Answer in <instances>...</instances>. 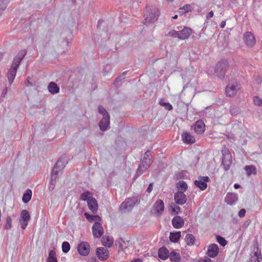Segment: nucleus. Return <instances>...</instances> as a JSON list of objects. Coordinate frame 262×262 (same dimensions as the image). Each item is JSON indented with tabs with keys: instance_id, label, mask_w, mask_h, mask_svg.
Returning <instances> with one entry per match:
<instances>
[{
	"instance_id": "1",
	"label": "nucleus",
	"mask_w": 262,
	"mask_h": 262,
	"mask_svg": "<svg viewBox=\"0 0 262 262\" xmlns=\"http://www.w3.org/2000/svg\"><path fill=\"white\" fill-rule=\"evenodd\" d=\"M27 51L26 50H22L20 51L17 55L14 57L10 69L7 73V77L10 84H11L15 77L17 69L19 64L26 56Z\"/></svg>"
},
{
	"instance_id": "2",
	"label": "nucleus",
	"mask_w": 262,
	"mask_h": 262,
	"mask_svg": "<svg viewBox=\"0 0 262 262\" xmlns=\"http://www.w3.org/2000/svg\"><path fill=\"white\" fill-rule=\"evenodd\" d=\"M159 14V10L156 6L147 7L144 15V25L148 26L156 22L158 20Z\"/></svg>"
},
{
	"instance_id": "3",
	"label": "nucleus",
	"mask_w": 262,
	"mask_h": 262,
	"mask_svg": "<svg viewBox=\"0 0 262 262\" xmlns=\"http://www.w3.org/2000/svg\"><path fill=\"white\" fill-rule=\"evenodd\" d=\"M229 66V63L227 60L224 59L218 62L215 68V73L216 76L219 78L223 79L225 77Z\"/></svg>"
},
{
	"instance_id": "4",
	"label": "nucleus",
	"mask_w": 262,
	"mask_h": 262,
	"mask_svg": "<svg viewBox=\"0 0 262 262\" xmlns=\"http://www.w3.org/2000/svg\"><path fill=\"white\" fill-rule=\"evenodd\" d=\"M138 199L136 197L129 198L126 199L120 206L119 210L122 213L128 212L132 210Z\"/></svg>"
},
{
	"instance_id": "5",
	"label": "nucleus",
	"mask_w": 262,
	"mask_h": 262,
	"mask_svg": "<svg viewBox=\"0 0 262 262\" xmlns=\"http://www.w3.org/2000/svg\"><path fill=\"white\" fill-rule=\"evenodd\" d=\"M153 159L142 158L141 163L139 165L137 170L135 178H137L139 176L141 175L143 172L145 171L151 164Z\"/></svg>"
},
{
	"instance_id": "6",
	"label": "nucleus",
	"mask_w": 262,
	"mask_h": 262,
	"mask_svg": "<svg viewBox=\"0 0 262 262\" xmlns=\"http://www.w3.org/2000/svg\"><path fill=\"white\" fill-rule=\"evenodd\" d=\"M222 152L223 155L222 165L224 166V169L227 171L232 164V156L227 148H225L222 150Z\"/></svg>"
},
{
	"instance_id": "7",
	"label": "nucleus",
	"mask_w": 262,
	"mask_h": 262,
	"mask_svg": "<svg viewBox=\"0 0 262 262\" xmlns=\"http://www.w3.org/2000/svg\"><path fill=\"white\" fill-rule=\"evenodd\" d=\"M239 90L238 84L236 81H230L226 88V94L227 96H234Z\"/></svg>"
},
{
	"instance_id": "8",
	"label": "nucleus",
	"mask_w": 262,
	"mask_h": 262,
	"mask_svg": "<svg viewBox=\"0 0 262 262\" xmlns=\"http://www.w3.org/2000/svg\"><path fill=\"white\" fill-rule=\"evenodd\" d=\"M30 219V215L28 211L23 210L20 213L19 223L21 224V228L25 229L28 225V221Z\"/></svg>"
},
{
	"instance_id": "9",
	"label": "nucleus",
	"mask_w": 262,
	"mask_h": 262,
	"mask_svg": "<svg viewBox=\"0 0 262 262\" xmlns=\"http://www.w3.org/2000/svg\"><path fill=\"white\" fill-rule=\"evenodd\" d=\"M209 178L207 176H199L198 180L194 181L195 185L199 187L201 190H205L207 187V182H208Z\"/></svg>"
},
{
	"instance_id": "10",
	"label": "nucleus",
	"mask_w": 262,
	"mask_h": 262,
	"mask_svg": "<svg viewBox=\"0 0 262 262\" xmlns=\"http://www.w3.org/2000/svg\"><path fill=\"white\" fill-rule=\"evenodd\" d=\"M79 254L82 256H86L90 252V245L88 242H82L77 246Z\"/></svg>"
},
{
	"instance_id": "11",
	"label": "nucleus",
	"mask_w": 262,
	"mask_h": 262,
	"mask_svg": "<svg viewBox=\"0 0 262 262\" xmlns=\"http://www.w3.org/2000/svg\"><path fill=\"white\" fill-rule=\"evenodd\" d=\"M174 200L176 204L182 205L186 202L187 197L183 191H179L174 193Z\"/></svg>"
},
{
	"instance_id": "12",
	"label": "nucleus",
	"mask_w": 262,
	"mask_h": 262,
	"mask_svg": "<svg viewBox=\"0 0 262 262\" xmlns=\"http://www.w3.org/2000/svg\"><path fill=\"white\" fill-rule=\"evenodd\" d=\"M93 234L94 237H100L103 234V229L99 222L94 223L92 227Z\"/></svg>"
},
{
	"instance_id": "13",
	"label": "nucleus",
	"mask_w": 262,
	"mask_h": 262,
	"mask_svg": "<svg viewBox=\"0 0 262 262\" xmlns=\"http://www.w3.org/2000/svg\"><path fill=\"white\" fill-rule=\"evenodd\" d=\"M244 41L247 46L252 47L255 44L256 40L251 32H247L244 34Z\"/></svg>"
},
{
	"instance_id": "14",
	"label": "nucleus",
	"mask_w": 262,
	"mask_h": 262,
	"mask_svg": "<svg viewBox=\"0 0 262 262\" xmlns=\"http://www.w3.org/2000/svg\"><path fill=\"white\" fill-rule=\"evenodd\" d=\"M96 255L100 260H105L109 256V251L104 247H99L96 250Z\"/></svg>"
},
{
	"instance_id": "15",
	"label": "nucleus",
	"mask_w": 262,
	"mask_h": 262,
	"mask_svg": "<svg viewBox=\"0 0 262 262\" xmlns=\"http://www.w3.org/2000/svg\"><path fill=\"white\" fill-rule=\"evenodd\" d=\"M219 253V247L216 244H212L209 246L207 254L210 257H215Z\"/></svg>"
},
{
	"instance_id": "16",
	"label": "nucleus",
	"mask_w": 262,
	"mask_h": 262,
	"mask_svg": "<svg viewBox=\"0 0 262 262\" xmlns=\"http://www.w3.org/2000/svg\"><path fill=\"white\" fill-rule=\"evenodd\" d=\"M156 214L158 216L161 215L164 209V204L162 200H157L154 205Z\"/></svg>"
},
{
	"instance_id": "17",
	"label": "nucleus",
	"mask_w": 262,
	"mask_h": 262,
	"mask_svg": "<svg viewBox=\"0 0 262 262\" xmlns=\"http://www.w3.org/2000/svg\"><path fill=\"white\" fill-rule=\"evenodd\" d=\"M238 200V196L237 194L234 193H227L225 199V202L230 205L234 204Z\"/></svg>"
},
{
	"instance_id": "18",
	"label": "nucleus",
	"mask_w": 262,
	"mask_h": 262,
	"mask_svg": "<svg viewBox=\"0 0 262 262\" xmlns=\"http://www.w3.org/2000/svg\"><path fill=\"white\" fill-rule=\"evenodd\" d=\"M173 227L176 229H180L184 225V220L180 216H175L171 221Z\"/></svg>"
},
{
	"instance_id": "19",
	"label": "nucleus",
	"mask_w": 262,
	"mask_h": 262,
	"mask_svg": "<svg viewBox=\"0 0 262 262\" xmlns=\"http://www.w3.org/2000/svg\"><path fill=\"white\" fill-rule=\"evenodd\" d=\"M88 205L90 210L93 213L97 212L98 210V204L96 200L93 197H90L88 202H87Z\"/></svg>"
},
{
	"instance_id": "20",
	"label": "nucleus",
	"mask_w": 262,
	"mask_h": 262,
	"mask_svg": "<svg viewBox=\"0 0 262 262\" xmlns=\"http://www.w3.org/2000/svg\"><path fill=\"white\" fill-rule=\"evenodd\" d=\"M110 116H104L99 122V127L102 131H105L107 129L110 124Z\"/></svg>"
},
{
	"instance_id": "21",
	"label": "nucleus",
	"mask_w": 262,
	"mask_h": 262,
	"mask_svg": "<svg viewBox=\"0 0 262 262\" xmlns=\"http://www.w3.org/2000/svg\"><path fill=\"white\" fill-rule=\"evenodd\" d=\"M182 138L184 143L192 144L195 142V138L190 134L187 132L182 134Z\"/></svg>"
},
{
	"instance_id": "22",
	"label": "nucleus",
	"mask_w": 262,
	"mask_h": 262,
	"mask_svg": "<svg viewBox=\"0 0 262 262\" xmlns=\"http://www.w3.org/2000/svg\"><path fill=\"white\" fill-rule=\"evenodd\" d=\"M192 33V30L189 28L185 27L183 30L179 31V39H185L188 38Z\"/></svg>"
},
{
	"instance_id": "23",
	"label": "nucleus",
	"mask_w": 262,
	"mask_h": 262,
	"mask_svg": "<svg viewBox=\"0 0 262 262\" xmlns=\"http://www.w3.org/2000/svg\"><path fill=\"white\" fill-rule=\"evenodd\" d=\"M194 132L198 134H201L205 131V124L202 120H199L196 122L194 128Z\"/></svg>"
},
{
	"instance_id": "24",
	"label": "nucleus",
	"mask_w": 262,
	"mask_h": 262,
	"mask_svg": "<svg viewBox=\"0 0 262 262\" xmlns=\"http://www.w3.org/2000/svg\"><path fill=\"white\" fill-rule=\"evenodd\" d=\"M158 256L161 259L165 260L169 256V251L166 248L162 247L159 250Z\"/></svg>"
},
{
	"instance_id": "25",
	"label": "nucleus",
	"mask_w": 262,
	"mask_h": 262,
	"mask_svg": "<svg viewBox=\"0 0 262 262\" xmlns=\"http://www.w3.org/2000/svg\"><path fill=\"white\" fill-rule=\"evenodd\" d=\"M48 90L52 94H57L59 92V88L54 82H51L48 86Z\"/></svg>"
},
{
	"instance_id": "26",
	"label": "nucleus",
	"mask_w": 262,
	"mask_h": 262,
	"mask_svg": "<svg viewBox=\"0 0 262 262\" xmlns=\"http://www.w3.org/2000/svg\"><path fill=\"white\" fill-rule=\"evenodd\" d=\"M67 163L68 162L67 160L65 159V158L60 157V158H59L54 166L57 168L58 169L61 170L66 166Z\"/></svg>"
},
{
	"instance_id": "27",
	"label": "nucleus",
	"mask_w": 262,
	"mask_h": 262,
	"mask_svg": "<svg viewBox=\"0 0 262 262\" xmlns=\"http://www.w3.org/2000/svg\"><path fill=\"white\" fill-rule=\"evenodd\" d=\"M181 236V232L177 231L175 232H170L169 239L173 243H177Z\"/></svg>"
},
{
	"instance_id": "28",
	"label": "nucleus",
	"mask_w": 262,
	"mask_h": 262,
	"mask_svg": "<svg viewBox=\"0 0 262 262\" xmlns=\"http://www.w3.org/2000/svg\"><path fill=\"white\" fill-rule=\"evenodd\" d=\"M85 218L90 222L95 221V223L99 222L101 221V217L97 215H90L88 213H84Z\"/></svg>"
},
{
	"instance_id": "29",
	"label": "nucleus",
	"mask_w": 262,
	"mask_h": 262,
	"mask_svg": "<svg viewBox=\"0 0 262 262\" xmlns=\"http://www.w3.org/2000/svg\"><path fill=\"white\" fill-rule=\"evenodd\" d=\"M32 191L30 189H27L23 194V201L27 203L30 201L32 197Z\"/></svg>"
},
{
	"instance_id": "30",
	"label": "nucleus",
	"mask_w": 262,
	"mask_h": 262,
	"mask_svg": "<svg viewBox=\"0 0 262 262\" xmlns=\"http://www.w3.org/2000/svg\"><path fill=\"white\" fill-rule=\"evenodd\" d=\"M102 243L104 246L108 247H111L113 244L112 238L108 236H103L102 239Z\"/></svg>"
},
{
	"instance_id": "31",
	"label": "nucleus",
	"mask_w": 262,
	"mask_h": 262,
	"mask_svg": "<svg viewBox=\"0 0 262 262\" xmlns=\"http://www.w3.org/2000/svg\"><path fill=\"white\" fill-rule=\"evenodd\" d=\"M245 170L246 171L248 176H250L251 174L255 175L256 174V168L253 165H247L245 167Z\"/></svg>"
},
{
	"instance_id": "32",
	"label": "nucleus",
	"mask_w": 262,
	"mask_h": 262,
	"mask_svg": "<svg viewBox=\"0 0 262 262\" xmlns=\"http://www.w3.org/2000/svg\"><path fill=\"white\" fill-rule=\"evenodd\" d=\"M169 257L173 262H179L181 260V256L180 254L175 251H172L169 254Z\"/></svg>"
},
{
	"instance_id": "33",
	"label": "nucleus",
	"mask_w": 262,
	"mask_h": 262,
	"mask_svg": "<svg viewBox=\"0 0 262 262\" xmlns=\"http://www.w3.org/2000/svg\"><path fill=\"white\" fill-rule=\"evenodd\" d=\"M47 262H57L56 254L54 250L50 251Z\"/></svg>"
},
{
	"instance_id": "34",
	"label": "nucleus",
	"mask_w": 262,
	"mask_h": 262,
	"mask_svg": "<svg viewBox=\"0 0 262 262\" xmlns=\"http://www.w3.org/2000/svg\"><path fill=\"white\" fill-rule=\"evenodd\" d=\"M185 240L187 244L193 245L195 241V237L191 234H187L185 237Z\"/></svg>"
},
{
	"instance_id": "35",
	"label": "nucleus",
	"mask_w": 262,
	"mask_h": 262,
	"mask_svg": "<svg viewBox=\"0 0 262 262\" xmlns=\"http://www.w3.org/2000/svg\"><path fill=\"white\" fill-rule=\"evenodd\" d=\"M159 104L161 106H164L168 111L172 110L173 107L171 104L168 102H165L164 99H161L159 101Z\"/></svg>"
},
{
	"instance_id": "36",
	"label": "nucleus",
	"mask_w": 262,
	"mask_h": 262,
	"mask_svg": "<svg viewBox=\"0 0 262 262\" xmlns=\"http://www.w3.org/2000/svg\"><path fill=\"white\" fill-rule=\"evenodd\" d=\"M178 187L180 191L184 192L187 189V185L184 181H180L178 184Z\"/></svg>"
},
{
	"instance_id": "37",
	"label": "nucleus",
	"mask_w": 262,
	"mask_h": 262,
	"mask_svg": "<svg viewBox=\"0 0 262 262\" xmlns=\"http://www.w3.org/2000/svg\"><path fill=\"white\" fill-rule=\"evenodd\" d=\"M230 113L232 115L236 116L240 113V110L235 105H232L230 107Z\"/></svg>"
},
{
	"instance_id": "38",
	"label": "nucleus",
	"mask_w": 262,
	"mask_h": 262,
	"mask_svg": "<svg viewBox=\"0 0 262 262\" xmlns=\"http://www.w3.org/2000/svg\"><path fill=\"white\" fill-rule=\"evenodd\" d=\"M70 245L68 242H63L62 244V250L63 253H67L70 250Z\"/></svg>"
},
{
	"instance_id": "39",
	"label": "nucleus",
	"mask_w": 262,
	"mask_h": 262,
	"mask_svg": "<svg viewBox=\"0 0 262 262\" xmlns=\"http://www.w3.org/2000/svg\"><path fill=\"white\" fill-rule=\"evenodd\" d=\"M8 5L7 1L6 0H0V15L3 11L6 8Z\"/></svg>"
},
{
	"instance_id": "40",
	"label": "nucleus",
	"mask_w": 262,
	"mask_h": 262,
	"mask_svg": "<svg viewBox=\"0 0 262 262\" xmlns=\"http://www.w3.org/2000/svg\"><path fill=\"white\" fill-rule=\"evenodd\" d=\"M91 194V192L89 191H86L84 192H83L81 194V199L83 200V201H87V202H88V200L91 197V196H90V195Z\"/></svg>"
},
{
	"instance_id": "41",
	"label": "nucleus",
	"mask_w": 262,
	"mask_h": 262,
	"mask_svg": "<svg viewBox=\"0 0 262 262\" xmlns=\"http://www.w3.org/2000/svg\"><path fill=\"white\" fill-rule=\"evenodd\" d=\"M216 240L217 242L222 246H225L227 244V241L225 239L220 235L216 236Z\"/></svg>"
},
{
	"instance_id": "42",
	"label": "nucleus",
	"mask_w": 262,
	"mask_h": 262,
	"mask_svg": "<svg viewBox=\"0 0 262 262\" xmlns=\"http://www.w3.org/2000/svg\"><path fill=\"white\" fill-rule=\"evenodd\" d=\"M60 170V169H59L54 166L52 172L51 179H52L53 178V180L56 181V178H57V175H58V172Z\"/></svg>"
},
{
	"instance_id": "43",
	"label": "nucleus",
	"mask_w": 262,
	"mask_h": 262,
	"mask_svg": "<svg viewBox=\"0 0 262 262\" xmlns=\"http://www.w3.org/2000/svg\"><path fill=\"white\" fill-rule=\"evenodd\" d=\"M98 112L103 115V117L104 116H109L106 110L102 106H98Z\"/></svg>"
},
{
	"instance_id": "44",
	"label": "nucleus",
	"mask_w": 262,
	"mask_h": 262,
	"mask_svg": "<svg viewBox=\"0 0 262 262\" xmlns=\"http://www.w3.org/2000/svg\"><path fill=\"white\" fill-rule=\"evenodd\" d=\"M181 9L182 10V13H185L191 10V6L190 5L186 4Z\"/></svg>"
},
{
	"instance_id": "45",
	"label": "nucleus",
	"mask_w": 262,
	"mask_h": 262,
	"mask_svg": "<svg viewBox=\"0 0 262 262\" xmlns=\"http://www.w3.org/2000/svg\"><path fill=\"white\" fill-rule=\"evenodd\" d=\"M12 219L10 216H7L6 218V223L5 225V228L9 229L11 227Z\"/></svg>"
},
{
	"instance_id": "46",
	"label": "nucleus",
	"mask_w": 262,
	"mask_h": 262,
	"mask_svg": "<svg viewBox=\"0 0 262 262\" xmlns=\"http://www.w3.org/2000/svg\"><path fill=\"white\" fill-rule=\"evenodd\" d=\"M172 212L178 214L181 211V208L175 204L173 205V206L171 205Z\"/></svg>"
},
{
	"instance_id": "47",
	"label": "nucleus",
	"mask_w": 262,
	"mask_h": 262,
	"mask_svg": "<svg viewBox=\"0 0 262 262\" xmlns=\"http://www.w3.org/2000/svg\"><path fill=\"white\" fill-rule=\"evenodd\" d=\"M168 35L170 37H178L179 38V31L172 30L168 33Z\"/></svg>"
},
{
	"instance_id": "48",
	"label": "nucleus",
	"mask_w": 262,
	"mask_h": 262,
	"mask_svg": "<svg viewBox=\"0 0 262 262\" xmlns=\"http://www.w3.org/2000/svg\"><path fill=\"white\" fill-rule=\"evenodd\" d=\"M253 101H254V103L255 105H258V106L262 105V100L258 97H257V96L254 97Z\"/></svg>"
},
{
	"instance_id": "49",
	"label": "nucleus",
	"mask_w": 262,
	"mask_h": 262,
	"mask_svg": "<svg viewBox=\"0 0 262 262\" xmlns=\"http://www.w3.org/2000/svg\"><path fill=\"white\" fill-rule=\"evenodd\" d=\"M55 183H56V181L53 180V178L52 179H51L50 184L48 187V189L50 191H52L54 189L55 185Z\"/></svg>"
},
{
	"instance_id": "50",
	"label": "nucleus",
	"mask_w": 262,
	"mask_h": 262,
	"mask_svg": "<svg viewBox=\"0 0 262 262\" xmlns=\"http://www.w3.org/2000/svg\"><path fill=\"white\" fill-rule=\"evenodd\" d=\"M143 158H146V159H153L154 157L151 154V152L150 150H147Z\"/></svg>"
},
{
	"instance_id": "51",
	"label": "nucleus",
	"mask_w": 262,
	"mask_h": 262,
	"mask_svg": "<svg viewBox=\"0 0 262 262\" xmlns=\"http://www.w3.org/2000/svg\"><path fill=\"white\" fill-rule=\"evenodd\" d=\"M255 256L251 258V262H260V259H261V257H258L256 253H254Z\"/></svg>"
},
{
	"instance_id": "52",
	"label": "nucleus",
	"mask_w": 262,
	"mask_h": 262,
	"mask_svg": "<svg viewBox=\"0 0 262 262\" xmlns=\"http://www.w3.org/2000/svg\"><path fill=\"white\" fill-rule=\"evenodd\" d=\"M126 73H127V71H125V72H123L121 74V75H120V76H119V77H118L116 78V79H115V80L114 81V83L115 84H116L118 82L120 81L121 80V77L125 75L126 74Z\"/></svg>"
},
{
	"instance_id": "53",
	"label": "nucleus",
	"mask_w": 262,
	"mask_h": 262,
	"mask_svg": "<svg viewBox=\"0 0 262 262\" xmlns=\"http://www.w3.org/2000/svg\"><path fill=\"white\" fill-rule=\"evenodd\" d=\"M246 210L245 209H242L238 212V216L240 217H243L245 215Z\"/></svg>"
},
{
	"instance_id": "54",
	"label": "nucleus",
	"mask_w": 262,
	"mask_h": 262,
	"mask_svg": "<svg viewBox=\"0 0 262 262\" xmlns=\"http://www.w3.org/2000/svg\"><path fill=\"white\" fill-rule=\"evenodd\" d=\"M152 188H153V183H151L149 184L148 187L146 190V191L148 193H150L152 191Z\"/></svg>"
},
{
	"instance_id": "55",
	"label": "nucleus",
	"mask_w": 262,
	"mask_h": 262,
	"mask_svg": "<svg viewBox=\"0 0 262 262\" xmlns=\"http://www.w3.org/2000/svg\"><path fill=\"white\" fill-rule=\"evenodd\" d=\"M213 16V12L212 11H210V12H209L207 15H206V18L207 19H210L211 18V17H212Z\"/></svg>"
},
{
	"instance_id": "56",
	"label": "nucleus",
	"mask_w": 262,
	"mask_h": 262,
	"mask_svg": "<svg viewBox=\"0 0 262 262\" xmlns=\"http://www.w3.org/2000/svg\"><path fill=\"white\" fill-rule=\"evenodd\" d=\"M7 88H6L5 89V90L3 91V92H2V97H4L5 96V95L7 94Z\"/></svg>"
},
{
	"instance_id": "57",
	"label": "nucleus",
	"mask_w": 262,
	"mask_h": 262,
	"mask_svg": "<svg viewBox=\"0 0 262 262\" xmlns=\"http://www.w3.org/2000/svg\"><path fill=\"white\" fill-rule=\"evenodd\" d=\"M226 25V21H222L220 24V27L221 28H224Z\"/></svg>"
},
{
	"instance_id": "58",
	"label": "nucleus",
	"mask_w": 262,
	"mask_h": 262,
	"mask_svg": "<svg viewBox=\"0 0 262 262\" xmlns=\"http://www.w3.org/2000/svg\"><path fill=\"white\" fill-rule=\"evenodd\" d=\"M203 262H212V261L210 258L206 257L203 260Z\"/></svg>"
},
{
	"instance_id": "59",
	"label": "nucleus",
	"mask_w": 262,
	"mask_h": 262,
	"mask_svg": "<svg viewBox=\"0 0 262 262\" xmlns=\"http://www.w3.org/2000/svg\"><path fill=\"white\" fill-rule=\"evenodd\" d=\"M234 187L235 189H238L241 187V185H239L238 184L236 183L234 185Z\"/></svg>"
},
{
	"instance_id": "60",
	"label": "nucleus",
	"mask_w": 262,
	"mask_h": 262,
	"mask_svg": "<svg viewBox=\"0 0 262 262\" xmlns=\"http://www.w3.org/2000/svg\"><path fill=\"white\" fill-rule=\"evenodd\" d=\"M27 83L30 86L32 85V83L29 80V78L27 79Z\"/></svg>"
},
{
	"instance_id": "61",
	"label": "nucleus",
	"mask_w": 262,
	"mask_h": 262,
	"mask_svg": "<svg viewBox=\"0 0 262 262\" xmlns=\"http://www.w3.org/2000/svg\"><path fill=\"white\" fill-rule=\"evenodd\" d=\"M132 262H142L140 259H137L135 261H132Z\"/></svg>"
},
{
	"instance_id": "62",
	"label": "nucleus",
	"mask_w": 262,
	"mask_h": 262,
	"mask_svg": "<svg viewBox=\"0 0 262 262\" xmlns=\"http://www.w3.org/2000/svg\"><path fill=\"white\" fill-rule=\"evenodd\" d=\"M178 18V15H174L173 17H172V18L173 19H177Z\"/></svg>"
},
{
	"instance_id": "63",
	"label": "nucleus",
	"mask_w": 262,
	"mask_h": 262,
	"mask_svg": "<svg viewBox=\"0 0 262 262\" xmlns=\"http://www.w3.org/2000/svg\"><path fill=\"white\" fill-rule=\"evenodd\" d=\"M237 0H229V1L232 3H234L236 2Z\"/></svg>"
},
{
	"instance_id": "64",
	"label": "nucleus",
	"mask_w": 262,
	"mask_h": 262,
	"mask_svg": "<svg viewBox=\"0 0 262 262\" xmlns=\"http://www.w3.org/2000/svg\"><path fill=\"white\" fill-rule=\"evenodd\" d=\"M3 57V54L0 53V60H1V59Z\"/></svg>"
}]
</instances>
